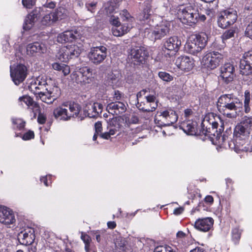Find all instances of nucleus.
<instances>
[{
	"instance_id": "obj_38",
	"label": "nucleus",
	"mask_w": 252,
	"mask_h": 252,
	"mask_svg": "<svg viewBox=\"0 0 252 252\" xmlns=\"http://www.w3.org/2000/svg\"><path fill=\"white\" fill-rule=\"evenodd\" d=\"M98 1L97 0H88L85 2V8L92 13H94L97 9Z\"/></svg>"
},
{
	"instance_id": "obj_40",
	"label": "nucleus",
	"mask_w": 252,
	"mask_h": 252,
	"mask_svg": "<svg viewBox=\"0 0 252 252\" xmlns=\"http://www.w3.org/2000/svg\"><path fill=\"white\" fill-rule=\"evenodd\" d=\"M53 16L52 13L46 14L41 20V23L43 25L49 26L54 22H56L55 19H53Z\"/></svg>"
},
{
	"instance_id": "obj_23",
	"label": "nucleus",
	"mask_w": 252,
	"mask_h": 252,
	"mask_svg": "<svg viewBox=\"0 0 252 252\" xmlns=\"http://www.w3.org/2000/svg\"><path fill=\"white\" fill-rule=\"evenodd\" d=\"M106 110L113 115H118L125 113L126 107L125 103L121 101L112 102L107 105Z\"/></svg>"
},
{
	"instance_id": "obj_51",
	"label": "nucleus",
	"mask_w": 252,
	"mask_h": 252,
	"mask_svg": "<svg viewBox=\"0 0 252 252\" xmlns=\"http://www.w3.org/2000/svg\"><path fill=\"white\" fill-rule=\"evenodd\" d=\"M245 33L246 36L252 39V21L246 27Z\"/></svg>"
},
{
	"instance_id": "obj_52",
	"label": "nucleus",
	"mask_w": 252,
	"mask_h": 252,
	"mask_svg": "<svg viewBox=\"0 0 252 252\" xmlns=\"http://www.w3.org/2000/svg\"><path fill=\"white\" fill-rule=\"evenodd\" d=\"M39 112L38 116L37 117V122L40 124H44L46 122V116L42 113H41L40 110L39 111H36Z\"/></svg>"
},
{
	"instance_id": "obj_58",
	"label": "nucleus",
	"mask_w": 252,
	"mask_h": 252,
	"mask_svg": "<svg viewBox=\"0 0 252 252\" xmlns=\"http://www.w3.org/2000/svg\"><path fill=\"white\" fill-rule=\"evenodd\" d=\"M94 127L96 133H99V132H101L102 130L101 122L98 121L95 123L94 125Z\"/></svg>"
},
{
	"instance_id": "obj_1",
	"label": "nucleus",
	"mask_w": 252,
	"mask_h": 252,
	"mask_svg": "<svg viewBox=\"0 0 252 252\" xmlns=\"http://www.w3.org/2000/svg\"><path fill=\"white\" fill-rule=\"evenodd\" d=\"M217 107L220 112L226 117L236 118L242 112L243 103L233 94H224L219 97Z\"/></svg>"
},
{
	"instance_id": "obj_46",
	"label": "nucleus",
	"mask_w": 252,
	"mask_h": 252,
	"mask_svg": "<svg viewBox=\"0 0 252 252\" xmlns=\"http://www.w3.org/2000/svg\"><path fill=\"white\" fill-rule=\"evenodd\" d=\"M12 123L16 126V127L19 130H22L25 126L26 122L21 119H12Z\"/></svg>"
},
{
	"instance_id": "obj_31",
	"label": "nucleus",
	"mask_w": 252,
	"mask_h": 252,
	"mask_svg": "<svg viewBox=\"0 0 252 252\" xmlns=\"http://www.w3.org/2000/svg\"><path fill=\"white\" fill-rule=\"evenodd\" d=\"M152 0H147L144 2V7L142 13L143 18L141 19L142 20H147L150 18V16L153 13L151 5Z\"/></svg>"
},
{
	"instance_id": "obj_62",
	"label": "nucleus",
	"mask_w": 252,
	"mask_h": 252,
	"mask_svg": "<svg viewBox=\"0 0 252 252\" xmlns=\"http://www.w3.org/2000/svg\"><path fill=\"white\" fill-rule=\"evenodd\" d=\"M165 246H160L157 247L154 252H165Z\"/></svg>"
},
{
	"instance_id": "obj_55",
	"label": "nucleus",
	"mask_w": 252,
	"mask_h": 252,
	"mask_svg": "<svg viewBox=\"0 0 252 252\" xmlns=\"http://www.w3.org/2000/svg\"><path fill=\"white\" fill-rule=\"evenodd\" d=\"M110 22L114 27L117 26L121 24V23L119 21V18L113 15L110 17Z\"/></svg>"
},
{
	"instance_id": "obj_47",
	"label": "nucleus",
	"mask_w": 252,
	"mask_h": 252,
	"mask_svg": "<svg viewBox=\"0 0 252 252\" xmlns=\"http://www.w3.org/2000/svg\"><path fill=\"white\" fill-rule=\"evenodd\" d=\"M108 124L110 127L117 128L118 129H119L121 126L119 123V119L117 117H113L109 119Z\"/></svg>"
},
{
	"instance_id": "obj_18",
	"label": "nucleus",
	"mask_w": 252,
	"mask_h": 252,
	"mask_svg": "<svg viewBox=\"0 0 252 252\" xmlns=\"http://www.w3.org/2000/svg\"><path fill=\"white\" fill-rule=\"evenodd\" d=\"M197 123L195 121H184L180 126V128L187 134L190 135H201V130L197 129Z\"/></svg>"
},
{
	"instance_id": "obj_49",
	"label": "nucleus",
	"mask_w": 252,
	"mask_h": 252,
	"mask_svg": "<svg viewBox=\"0 0 252 252\" xmlns=\"http://www.w3.org/2000/svg\"><path fill=\"white\" fill-rule=\"evenodd\" d=\"M204 126H202L201 128L200 129L201 130V135H204L205 136H210L211 135H214L215 136V133L213 132V130H212V129H210V128H206V129H204Z\"/></svg>"
},
{
	"instance_id": "obj_6",
	"label": "nucleus",
	"mask_w": 252,
	"mask_h": 252,
	"mask_svg": "<svg viewBox=\"0 0 252 252\" xmlns=\"http://www.w3.org/2000/svg\"><path fill=\"white\" fill-rule=\"evenodd\" d=\"M81 52L82 49L80 47L72 44L62 47L56 56L61 62L67 63L70 59L78 58Z\"/></svg>"
},
{
	"instance_id": "obj_19",
	"label": "nucleus",
	"mask_w": 252,
	"mask_h": 252,
	"mask_svg": "<svg viewBox=\"0 0 252 252\" xmlns=\"http://www.w3.org/2000/svg\"><path fill=\"white\" fill-rule=\"evenodd\" d=\"M175 64L181 70L189 71L194 66V61L189 57L182 56L176 59Z\"/></svg>"
},
{
	"instance_id": "obj_25",
	"label": "nucleus",
	"mask_w": 252,
	"mask_h": 252,
	"mask_svg": "<svg viewBox=\"0 0 252 252\" xmlns=\"http://www.w3.org/2000/svg\"><path fill=\"white\" fill-rule=\"evenodd\" d=\"M181 45V39L176 36H173L168 38L164 43L166 49L171 51L177 52Z\"/></svg>"
},
{
	"instance_id": "obj_7",
	"label": "nucleus",
	"mask_w": 252,
	"mask_h": 252,
	"mask_svg": "<svg viewBox=\"0 0 252 252\" xmlns=\"http://www.w3.org/2000/svg\"><path fill=\"white\" fill-rule=\"evenodd\" d=\"M132 63L135 66H142L147 62L149 56L147 50L144 47H137L131 51Z\"/></svg>"
},
{
	"instance_id": "obj_24",
	"label": "nucleus",
	"mask_w": 252,
	"mask_h": 252,
	"mask_svg": "<svg viewBox=\"0 0 252 252\" xmlns=\"http://www.w3.org/2000/svg\"><path fill=\"white\" fill-rule=\"evenodd\" d=\"M79 36V33L77 31H67L58 35L57 41L61 43L73 42Z\"/></svg>"
},
{
	"instance_id": "obj_63",
	"label": "nucleus",
	"mask_w": 252,
	"mask_h": 252,
	"mask_svg": "<svg viewBox=\"0 0 252 252\" xmlns=\"http://www.w3.org/2000/svg\"><path fill=\"white\" fill-rule=\"evenodd\" d=\"M204 200L206 202L210 204H212L214 202V198L211 195H207L204 198Z\"/></svg>"
},
{
	"instance_id": "obj_43",
	"label": "nucleus",
	"mask_w": 252,
	"mask_h": 252,
	"mask_svg": "<svg viewBox=\"0 0 252 252\" xmlns=\"http://www.w3.org/2000/svg\"><path fill=\"white\" fill-rule=\"evenodd\" d=\"M126 242L124 238L119 237L117 238L115 242L116 247L120 250L124 251L126 250Z\"/></svg>"
},
{
	"instance_id": "obj_57",
	"label": "nucleus",
	"mask_w": 252,
	"mask_h": 252,
	"mask_svg": "<svg viewBox=\"0 0 252 252\" xmlns=\"http://www.w3.org/2000/svg\"><path fill=\"white\" fill-rule=\"evenodd\" d=\"M81 238L83 240V241H84V242L85 244V246H90V245H92L90 243V242L91 241V239L90 237L88 235H82L81 236Z\"/></svg>"
},
{
	"instance_id": "obj_4",
	"label": "nucleus",
	"mask_w": 252,
	"mask_h": 252,
	"mask_svg": "<svg viewBox=\"0 0 252 252\" xmlns=\"http://www.w3.org/2000/svg\"><path fill=\"white\" fill-rule=\"evenodd\" d=\"M208 38L205 32L192 35L185 46L186 50L190 54L197 55L206 46Z\"/></svg>"
},
{
	"instance_id": "obj_9",
	"label": "nucleus",
	"mask_w": 252,
	"mask_h": 252,
	"mask_svg": "<svg viewBox=\"0 0 252 252\" xmlns=\"http://www.w3.org/2000/svg\"><path fill=\"white\" fill-rule=\"evenodd\" d=\"M27 74V67L22 63L17 64L14 68L10 67V76L16 85H19L22 83L25 80Z\"/></svg>"
},
{
	"instance_id": "obj_44",
	"label": "nucleus",
	"mask_w": 252,
	"mask_h": 252,
	"mask_svg": "<svg viewBox=\"0 0 252 252\" xmlns=\"http://www.w3.org/2000/svg\"><path fill=\"white\" fill-rule=\"evenodd\" d=\"M242 231L237 227L234 228L232 230V238L233 242L237 244L241 238Z\"/></svg>"
},
{
	"instance_id": "obj_10",
	"label": "nucleus",
	"mask_w": 252,
	"mask_h": 252,
	"mask_svg": "<svg viewBox=\"0 0 252 252\" xmlns=\"http://www.w3.org/2000/svg\"><path fill=\"white\" fill-rule=\"evenodd\" d=\"M240 73L248 76L252 74V50L245 52L240 61Z\"/></svg>"
},
{
	"instance_id": "obj_42",
	"label": "nucleus",
	"mask_w": 252,
	"mask_h": 252,
	"mask_svg": "<svg viewBox=\"0 0 252 252\" xmlns=\"http://www.w3.org/2000/svg\"><path fill=\"white\" fill-rule=\"evenodd\" d=\"M158 76L162 81L166 82H171L174 78L172 75L165 71H159Z\"/></svg>"
},
{
	"instance_id": "obj_8",
	"label": "nucleus",
	"mask_w": 252,
	"mask_h": 252,
	"mask_svg": "<svg viewBox=\"0 0 252 252\" xmlns=\"http://www.w3.org/2000/svg\"><path fill=\"white\" fill-rule=\"evenodd\" d=\"M237 19L236 11L228 9L221 11L218 18V26L224 29L233 24Z\"/></svg>"
},
{
	"instance_id": "obj_53",
	"label": "nucleus",
	"mask_w": 252,
	"mask_h": 252,
	"mask_svg": "<svg viewBox=\"0 0 252 252\" xmlns=\"http://www.w3.org/2000/svg\"><path fill=\"white\" fill-rule=\"evenodd\" d=\"M56 2L51 0H47L45 3L43 5V7L53 9L56 7Z\"/></svg>"
},
{
	"instance_id": "obj_2",
	"label": "nucleus",
	"mask_w": 252,
	"mask_h": 252,
	"mask_svg": "<svg viewBox=\"0 0 252 252\" xmlns=\"http://www.w3.org/2000/svg\"><path fill=\"white\" fill-rule=\"evenodd\" d=\"M29 90L32 92L36 97H39L44 102L52 104L57 99L59 95V89L55 86L47 85L44 87L36 88L34 86H29Z\"/></svg>"
},
{
	"instance_id": "obj_56",
	"label": "nucleus",
	"mask_w": 252,
	"mask_h": 252,
	"mask_svg": "<svg viewBox=\"0 0 252 252\" xmlns=\"http://www.w3.org/2000/svg\"><path fill=\"white\" fill-rule=\"evenodd\" d=\"M121 15L124 17V20L131 21L132 18L126 10H124Z\"/></svg>"
},
{
	"instance_id": "obj_59",
	"label": "nucleus",
	"mask_w": 252,
	"mask_h": 252,
	"mask_svg": "<svg viewBox=\"0 0 252 252\" xmlns=\"http://www.w3.org/2000/svg\"><path fill=\"white\" fill-rule=\"evenodd\" d=\"M86 252H97L95 246L92 244L90 246H85Z\"/></svg>"
},
{
	"instance_id": "obj_50",
	"label": "nucleus",
	"mask_w": 252,
	"mask_h": 252,
	"mask_svg": "<svg viewBox=\"0 0 252 252\" xmlns=\"http://www.w3.org/2000/svg\"><path fill=\"white\" fill-rule=\"evenodd\" d=\"M34 137V134L33 131L29 130L27 132L25 133L22 136V139L24 140H28L33 139Z\"/></svg>"
},
{
	"instance_id": "obj_14",
	"label": "nucleus",
	"mask_w": 252,
	"mask_h": 252,
	"mask_svg": "<svg viewBox=\"0 0 252 252\" xmlns=\"http://www.w3.org/2000/svg\"><path fill=\"white\" fill-rule=\"evenodd\" d=\"M42 12V9L41 7H35L25 18L23 29L25 30H30L35 22L40 17Z\"/></svg>"
},
{
	"instance_id": "obj_64",
	"label": "nucleus",
	"mask_w": 252,
	"mask_h": 252,
	"mask_svg": "<svg viewBox=\"0 0 252 252\" xmlns=\"http://www.w3.org/2000/svg\"><path fill=\"white\" fill-rule=\"evenodd\" d=\"M190 252H206L205 250L201 247H197L191 251Z\"/></svg>"
},
{
	"instance_id": "obj_15",
	"label": "nucleus",
	"mask_w": 252,
	"mask_h": 252,
	"mask_svg": "<svg viewBox=\"0 0 252 252\" xmlns=\"http://www.w3.org/2000/svg\"><path fill=\"white\" fill-rule=\"evenodd\" d=\"M102 109V104L98 102H89L84 107V113L86 116L89 118H96L101 113Z\"/></svg>"
},
{
	"instance_id": "obj_39",
	"label": "nucleus",
	"mask_w": 252,
	"mask_h": 252,
	"mask_svg": "<svg viewBox=\"0 0 252 252\" xmlns=\"http://www.w3.org/2000/svg\"><path fill=\"white\" fill-rule=\"evenodd\" d=\"M236 33V29L232 28L228 30H226L221 35V39L224 41L234 36Z\"/></svg>"
},
{
	"instance_id": "obj_13",
	"label": "nucleus",
	"mask_w": 252,
	"mask_h": 252,
	"mask_svg": "<svg viewBox=\"0 0 252 252\" xmlns=\"http://www.w3.org/2000/svg\"><path fill=\"white\" fill-rule=\"evenodd\" d=\"M220 72V77L227 84L232 82L235 76L234 66L230 63H226L221 66Z\"/></svg>"
},
{
	"instance_id": "obj_3",
	"label": "nucleus",
	"mask_w": 252,
	"mask_h": 252,
	"mask_svg": "<svg viewBox=\"0 0 252 252\" xmlns=\"http://www.w3.org/2000/svg\"><path fill=\"white\" fill-rule=\"evenodd\" d=\"M182 22L189 26L195 25L198 22L206 20L205 14L199 12L195 6L188 5L183 8L180 15Z\"/></svg>"
},
{
	"instance_id": "obj_21",
	"label": "nucleus",
	"mask_w": 252,
	"mask_h": 252,
	"mask_svg": "<svg viewBox=\"0 0 252 252\" xmlns=\"http://www.w3.org/2000/svg\"><path fill=\"white\" fill-rule=\"evenodd\" d=\"M15 219L13 212L6 207L0 206V222L5 225L13 224Z\"/></svg>"
},
{
	"instance_id": "obj_20",
	"label": "nucleus",
	"mask_w": 252,
	"mask_h": 252,
	"mask_svg": "<svg viewBox=\"0 0 252 252\" xmlns=\"http://www.w3.org/2000/svg\"><path fill=\"white\" fill-rule=\"evenodd\" d=\"M27 54L32 56H36L46 52L45 46L38 42L29 43L26 47Z\"/></svg>"
},
{
	"instance_id": "obj_22",
	"label": "nucleus",
	"mask_w": 252,
	"mask_h": 252,
	"mask_svg": "<svg viewBox=\"0 0 252 252\" xmlns=\"http://www.w3.org/2000/svg\"><path fill=\"white\" fill-rule=\"evenodd\" d=\"M214 220L211 217L198 219L194 223V227L203 232L208 231L213 227Z\"/></svg>"
},
{
	"instance_id": "obj_16",
	"label": "nucleus",
	"mask_w": 252,
	"mask_h": 252,
	"mask_svg": "<svg viewBox=\"0 0 252 252\" xmlns=\"http://www.w3.org/2000/svg\"><path fill=\"white\" fill-rule=\"evenodd\" d=\"M17 239L19 242L23 245H31L35 239L34 231L28 228L18 233Z\"/></svg>"
},
{
	"instance_id": "obj_48",
	"label": "nucleus",
	"mask_w": 252,
	"mask_h": 252,
	"mask_svg": "<svg viewBox=\"0 0 252 252\" xmlns=\"http://www.w3.org/2000/svg\"><path fill=\"white\" fill-rule=\"evenodd\" d=\"M36 0H22V4L26 8H32L35 4Z\"/></svg>"
},
{
	"instance_id": "obj_11",
	"label": "nucleus",
	"mask_w": 252,
	"mask_h": 252,
	"mask_svg": "<svg viewBox=\"0 0 252 252\" xmlns=\"http://www.w3.org/2000/svg\"><path fill=\"white\" fill-rule=\"evenodd\" d=\"M107 48L103 46H96L91 49L88 54L90 60L94 64H99L106 58Z\"/></svg>"
},
{
	"instance_id": "obj_41",
	"label": "nucleus",
	"mask_w": 252,
	"mask_h": 252,
	"mask_svg": "<svg viewBox=\"0 0 252 252\" xmlns=\"http://www.w3.org/2000/svg\"><path fill=\"white\" fill-rule=\"evenodd\" d=\"M240 124L251 132V130L252 129V117L244 116Z\"/></svg>"
},
{
	"instance_id": "obj_30",
	"label": "nucleus",
	"mask_w": 252,
	"mask_h": 252,
	"mask_svg": "<svg viewBox=\"0 0 252 252\" xmlns=\"http://www.w3.org/2000/svg\"><path fill=\"white\" fill-rule=\"evenodd\" d=\"M66 103H67V106H65V107L67 109H69L68 113L69 119L71 117H77L81 110V106L80 105L74 102L71 103L67 102Z\"/></svg>"
},
{
	"instance_id": "obj_12",
	"label": "nucleus",
	"mask_w": 252,
	"mask_h": 252,
	"mask_svg": "<svg viewBox=\"0 0 252 252\" xmlns=\"http://www.w3.org/2000/svg\"><path fill=\"white\" fill-rule=\"evenodd\" d=\"M223 59V55L218 52H211L208 53L203 58V61L208 67L211 69L216 68Z\"/></svg>"
},
{
	"instance_id": "obj_29",
	"label": "nucleus",
	"mask_w": 252,
	"mask_h": 252,
	"mask_svg": "<svg viewBox=\"0 0 252 252\" xmlns=\"http://www.w3.org/2000/svg\"><path fill=\"white\" fill-rule=\"evenodd\" d=\"M131 26H130L127 23H124L123 25H119L117 26L113 27L112 28L113 34L116 36H121L129 31Z\"/></svg>"
},
{
	"instance_id": "obj_27",
	"label": "nucleus",
	"mask_w": 252,
	"mask_h": 252,
	"mask_svg": "<svg viewBox=\"0 0 252 252\" xmlns=\"http://www.w3.org/2000/svg\"><path fill=\"white\" fill-rule=\"evenodd\" d=\"M160 116H162L164 118L166 123L161 124V125L170 126L177 122L178 120V116L175 111L169 109L165 110L161 113Z\"/></svg>"
},
{
	"instance_id": "obj_61",
	"label": "nucleus",
	"mask_w": 252,
	"mask_h": 252,
	"mask_svg": "<svg viewBox=\"0 0 252 252\" xmlns=\"http://www.w3.org/2000/svg\"><path fill=\"white\" fill-rule=\"evenodd\" d=\"M165 252H178V250L175 247L165 245Z\"/></svg>"
},
{
	"instance_id": "obj_26",
	"label": "nucleus",
	"mask_w": 252,
	"mask_h": 252,
	"mask_svg": "<svg viewBox=\"0 0 252 252\" xmlns=\"http://www.w3.org/2000/svg\"><path fill=\"white\" fill-rule=\"evenodd\" d=\"M66 105V103H63L54 110L53 115L56 119L62 121L69 120L68 110L65 107Z\"/></svg>"
},
{
	"instance_id": "obj_35",
	"label": "nucleus",
	"mask_w": 252,
	"mask_h": 252,
	"mask_svg": "<svg viewBox=\"0 0 252 252\" xmlns=\"http://www.w3.org/2000/svg\"><path fill=\"white\" fill-rule=\"evenodd\" d=\"M120 76V73L117 71L112 72L109 74L108 75L109 85L113 87L116 86L119 82Z\"/></svg>"
},
{
	"instance_id": "obj_5",
	"label": "nucleus",
	"mask_w": 252,
	"mask_h": 252,
	"mask_svg": "<svg viewBox=\"0 0 252 252\" xmlns=\"http://www.w3.org/2000/svg\"><path fill=\"white\" fill-rule=\"evenodd\" d=\"M70 77L73 82L78 84H89L93 81L92 69L88 66L77 67Z\"/></svg>"
},
{
	"instance_id": "obj_28",
	"label": "nucleus",
	"mask_w": 252,
	"mask_h": 252,
	"mask_svg": "<svg viewBox=\"0 0 252 252\" xmlns=\"http://www.w3.org/2000/svg\"><path fill=\"white\" fill-rule=\"evenodd\" d=\"M250 134V131L248 130V129H247L240 123L235 127L234 134L236 137V142L241 138L245 139L248 137Z\"/></svg>"
},
{
	"instance_id": "obj_32",
	"label": "nucleus",
	"mask_w": 252,
	"mask_h": 252,
	"mask_svg": "<svg viewBox=\"0 0 252 252\" xmlns=\"http://www.w3.org/2000/svg\"><path fill=\"white\" fill-rule=\"evenodd\" d=\"M20 101L24 102L26 105L30 106H32L34 110L33 111H39L40 106L39 104L33 101V99L30 96L28 95H24L19 98Z\"/></svg>"
},
{
	"instance_id": "obj_54",
	"label": "nucleus",
	"mask_w": 252,
	"mask_h": 252,
	"mask_svg": "<svg viewBox=\"0 0 252 252\" xmlns=\"http://www.w3.org/2000/svg\"><path fill=\"white\" fill-rule=\"evenodd\" d=\"M251 99L250 92L248 90L245 91L244 93V104H250Z\"/></svg>"
},
{
	"instance_id": "obj_17",
	"label": "nucleus",
	"mask_w": 252,
	"mask_h": 252,
	"mask_svg": "<svg viewBox=\"0 0 252 252\" xmlns=\"http://www.w3.org/2000/svg\"><path fill=\"white\" fill-rule=\"evenodd\" d=\"M170 24L166 23L156 27L149 34L155 40L160 39L165 35L169 34Z\"/></svg>"
},
{
	"instance_id": "obj_37",
	"label": "nucleus",
	"mask_w": 252,
	"mask_h": 252,
	"mask_svg": "<svg viewBox=\"0 0 252 252\" xmlns=\"http://www.w3.org/2000/svg\"><path fill=\"white\" fill-rule=\"evenodd\" d=\"M52 67L55 70L62 71L64 76L68 75L70 72L69 66L65 64L55 63L52 64Z\"/></svg>"
},
{
	"instance_id": "obj_45",
	"label": "nucleus",
	"mask_w": 252,
	"mask_h": 252,
	"mask_svg": "<svg viewBox=\"0 0 252 252\" xmlns=\"http://www.w3.org/2000/svg\"><path fill=\"white\" fill-rule=\"evenodd\" d=\"M145 101L152 105L153 108H157L158 107V102L156 100V97L154 95H145Z\"/></svg>"
},
{
	"instance_id": "obj_60",
	"label": "nucleus",
	"mask_w": 252,
	"mask_h": 252,
	"mask_svg": "<svg viewBox=\"0 0 252 252\" xmlns=\"http://www.w3.org/2000/svg\"><path fill=\"white\" fill-rule=\"evenodd\" d=\"M136 81L134 74L128 75L126 78V82L128 84H133Z\"/></svg>"
},
{
	"instance_id": "obj_33",
	"label": "nucleus",
	"mask_w": 252,
	"mask_h": 252,
	"mask_svg": "<svg viewBox=\"0 0 252 252\" xmlns=\"http://www.w3.org/2000/svg\"><path fill=\"white\" fill-rule=\"evenodd\" d=\"M51 81V79H47L46 77L38 76L34 83H32L30 86H34L36 88L44 87L47 85H51L49 82Z\"/></svg>"
},
{
	"instance_id": "obj_34",
	"label": "nucleus",
	"mask_w": 252,
	"mask_h": 252,
	"mask_svg": "<svg viewBox=\"0 0 252 252\" xmlns=\"http://www.w3.org/2000/svg\"><path fill=\"white\" fill-rule=\"evenodd\" d=\"M137 108L144 112H151L155 111L156 108H153L152 105L149 102L144 101H137L136 104Z\"/></svg>"
},
{
	"instance_id": "obj_36",
	"label": "nucleus",
	"mask_w": 252,
	"mask_h": 252,
	"mask_svg": "<svg viewBox=\"0 0 252 252\" xmlns=\"http://www.w3.org/2000/svg\"><path fill=\"white\" fill-rule=\"evenodd\" d=\"M66 10L63 7H59L57 8L54 12H52L53 18L55 21L64 18L66 16Z\"/></svg>"
}]
</instances>
